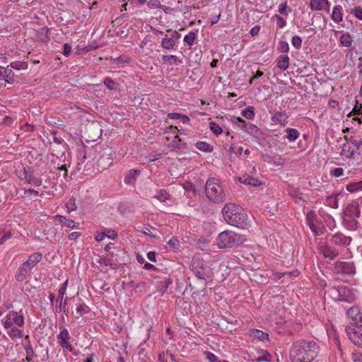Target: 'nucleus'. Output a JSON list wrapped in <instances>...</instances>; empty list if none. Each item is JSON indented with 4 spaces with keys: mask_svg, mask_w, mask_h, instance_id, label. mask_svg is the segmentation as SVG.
<instances>
[{
    "mask_svg": "<svg viewBox=\"0 0 362 362\" xmlns=\"http://www.w3.org/2000/svg\"><path fill=\"white\" fill-rule=\"evenodd\" d=\"M320 347L314 341L298 340L289 350L291 362H312L317 356Z\"/></svg>",
    "mask_w": 362,
    "mask_h": 362,
    "instance_id": "obj_1",
    "label": "nucleus"
},
{
    "mask_svg": "<svg viewBox=\"0 0 362 362\" xmlns=\"http://www.w3.org/2000/svg\"><path fill=\"white\" fill-rule=\"evenodd\" d=\"M222 213L228 224L240 228H245L247 226V216L240 206L233 203L226 204Z\"/></svg>",
    "mask_w": 362,
    "mask_h": 362,
    "instance_id": "obj_2",
    "label": "nucleus"
},
{
    "mask_svg": "<svg viewBox=\"0 0 362 362\" xmlns=\"http://www.w3.org/2000/svg\"><path fill=\"white\" fill-rule=\"evenodd\" d=\"M205 193L209 200L214 204L223 203L226 194L220 181L216 177H210L205 185Z\"/></svg>",
    "mask_w": 362,
    "mask_h": 362,
    "instance_id": "obj_3",
    "label": "nucleus"
},
{
    "mask_svg": "<svg viewBox=\"0 0 362 362\" xmlns=\"http://www.w3.org/2000/svg\"><path fill=\"white\" fill-rule=\"evenodd\" d=\"M190 269L197 279L200 281L202 289H205L207 286V279L212 277L211 269L206 266L203 259L197 257L192 259Z\"/></svg>",
    "mask_w": 362,
    "mask_h": 362,
    "instance_id": "obj_4",
    "label": "nucleus"
},
{
    "mask_svg": "<svg viewBox=\"0 0 362 362\" xmlns=\"http://www.w3.org/2000/svg\"><path fill=\"white\" fill-rule=\"evenodd\" d=\"M243 237L230 230H225L217 237V245L219 248H229L242 243Z\"/></svg>",
    "mask_w": 362,
    "mask_h": 362,
    "instance_id": "obj_5",
    "label": "nucleus"
},
{
    "mask_svg": "<svg viewBox=\"0 0 362 362\" xmlns=\"http://www.w3.org/2000/svg\"><path fill=\"white\" fill-rule=\"evenodd\" d=\"M95 152L97 153L95 158H98V161L101 163L102 165H110L112 160V148L105 144H97L94 147Z\"/></svg>",
    "mask_w": 362,
    "mask_h": 362,
    "instance_id": "obj_6",
    "label": "nucleus"
},
{
    "mask_svg": "<svg viewBox=\"0 0 362 362\" xmlns=\"http://www.w3.org/2000/svg\"><path fill=\"white\" fill-rule=\"evenodd\" d=\"M102 125L99 122L93 121L86 125L84 134L86 136V141H94L102 135Z\"/></svg>",
    "mask_w": 362,
    "mask_h": 362,
    "instance_id": "obj_7",
    "label": "nucleus"
},
{
    "mask_svg": "<svg viewBox=\"0 0 362 362\" xmlns=\"http://www.w3.org/2000/svg\"><path fill=\"white\" fill-rule=\"evenodd\" d=\"M334 272L336 274L352 276L356 274V267L353 262L337 261L334 264Z\"/></svg>",
    "mask_w": 362,
    "mask_h": 362,
    "instance_id": "obj_8",
    "label": "nucleus"
},
{
    "mask_svg": "<svg viewBox=\"0 0 362 362\" xmlns=\"http://www.w3.org/2000/svg\"><path fill=\"white\" fill-rule=\"evenodd\" d=\"M13 324L21 327L24 324V317L21 315H18L16 312L11 311L6 316L5 321L4 322V326L8 329L11 327Z\"/></svg>",
    "mask_w": 362,
    "mask_h": 362,
    "instance_id": "obj_9",
    "label": "nucleus"
},
{
    "mask_svg": "<svg viewBox=\"0 0 362 362\" xmlns=\"http://www.w3.org/2000/svg\"><path fill=\"white\" fill-rule=\"evenodd\" d=\"M344 215L351 218L356 223V218L359 217V204L357 201L348 204L344 211Z\"/></svg>",
    "mask_w": 362,
    "mask_h": 362,
    "instance_id": "obj_10",
    "label": "nucleus"
},
{
    "mask_svg": "<svg viewBox=\"0 0 362 362\" xmlns=\"http://www.w3.org/2000/svg\"><path fill=\"white\" fill-rule=\"evenodd\" d=\"M351 240H352V239L351 237L346 236L341 233H337L332 235V237L329 240V243L332 245L341 246V247H346V246L349 245Z\"/></svg>",
    "mask_w": 362,
    "mask_h": 362,
    "instance_id": "obj_11",
    "label": "nucleus"
},
{
    "mask_svg": "<svg viewBox=\"0 0 362 362\" xmlns=\"http://www.w3.org/2000/svg\"><path fill=\"white\" fill-rule=\"evenodd\" d=\"M347 315L356 326L362 327V311L359 307L354 306L350 308L347 310Z\"/></svg>",
    "mask_w": 362,
    "mask_h": 362,
    "instance_id": "obj_12",
    "label": "nucleus"
},
{
    "mask_svg": "<svg viewBox=\"0 0 362 362\" xmlns=\"http://www.w3.org/2000/svg\"><path fill=\"white\" fill-rule=\"evenodd\" d=\"M22 176H23V178L29 184L34 185L37 187L42 185V180L35 177L33 174V172L30 169L23 168L20 174V177H22Z\"/></svg>",
    "mask_w": 362,
    "mask_h": 362,
    "instance_id": "obj_13",
    "label": "nucleus"
},
{
    "mask_svg": "<svg viewBox=\"0 0 362 362\" xmlns=\"http://www.w3.org/2000/svg\"><path fill=\"white\" fill-rule=\"evenodd\" d=\"M320 250L325 257L329 258L331 259H334L339 254V250L334 247L331 243L320 245Z\"/></svg>",
    "mask_w": 362,
    "mask_h": 362,
    "instance_id": "obj_14",
    "label": "nucleus"
},
{
    "mask_svg": "<svg viewBox=\"0 0 362 362\" xmlns=\"http://www.w3.org/2000/svg\"><path fill=\"white\" fill-rule=\"evenodd\" d=\"M57 339H59V344L61 346L69 351L73 350V346L69 341V334L66 328H64L60 333L57 335Z\"/></svg>",
    "mask_w": 362,
    "mask_h": 362,
    "instance_id": "obj_15",
    "label": "nucleus"
},
{
    "mask_svg": "<svg viewBox=\"0 0 362 362\" xmlns=\"http://www.w3.org/2000/svg\"><path fill=\"white\" fill-rule=\"evenodd\" d=\"M362 330L359 328L349 329L348 336L349 339L356 346L362 347Z\"/></svg>",
    "mask_w": 362,
    "mask_h": 362,
    "instance_id": "obj_16",
    "label": "nucleus"
},
{
    "mask_svg": "<svg viewBox=\"0 0 362 362\" xmlns=\"http://www.w3.org/2000/svg\"><path fill=\"white\" fill-rule=\"evenodd\" d=\"M238 121L240 123L239 126L240 128L251 135L256 134L259 131V129L256 125L250 122H246V121L241 117H238Z\"/></svg>",
    "mask_w": 362,
    "mask_h": 362,
    "instance_id": "obj_17",
    "label": "nucleus"
},
{
    "mask_svg": "<svg viewBox=\"0 0 362 362\" xmlns=\"http://www.w3.org/2000/svg\"><path fill=\"white\" fill-rule=\"evenodd\" d=\"M14 72L11 67L0 66V76H1L6 82L11 84L13 83L14 82Z\"/></svg>",
    "mask_w": 362,
    "mask_h": 362,
    "instance_id": "obj_18",
    "label": "nucleus"
},
{
    "mask_svg": "<svg viewBox=\"0 0 362 362\" xmlns=\"http://www.w3.org/2000/svg\"><path fill=\"white\" fill-rule=\"evenodd\" d=\"M42 259V254L40 252H35L31 255L28 259L23 263V266L27 267L29 271Z\"/></svg>",
    "mask_w": 362,
    "mask_h": 362,
    "instance_id": "obj_19",
    "label": "nucleus"
},
{
    "mask_svg": "<svg viewBox=\"0 0 362 362\" xmlns=\"http://www.w3.org/2000/svg\"><path fill=\"white\" fill-rule=\"evenodd\" d=\"M288 115L285 111H279L272 116V120L276 124H279L284 127L288 124Z\"/></svg>",
    "mask_w": 362,
    "mask_h": 362,
    "instance_id": "obj_20",
    "label": "nucleus"
},
{
    "mask_svg": "<svg viewBox=\"0 0 362 362\" xmlns=\"http://www.w3.org/2000/svg\"><path fill=\"white\" fill-rule=\"evenodd\" d=\"M238 180L245 185H247L252 187H257L261 185V182L257 179L249 175H243L242 176L238 177Z\"/></svg>",
    "mask_w": 362,
    "mask_h": 362,
    "instance_id": "obj_21",
    "label": "nucleus"
},
{
    "mask_svg": "<svg viewBox=\"0 0 362 362\" xmlns=\"http://www.w3.org/2000/svg\"><path fill=\"white\" fill-rule=\"evenodd\" d=\"M276 66L277 68L285 71L289 66V57L287 54H281L276 60Z\"/></svg>",
    "mask_w": 362,
    "mask_h": 362,
    "instance_id": "obj_22",
    "label": "nucleus"
},
{
    "mask_svg": "<svg viewBox=\"0 0 362 362\" xmlns=\"http://www.w3.org/2000/svg\"><path fill=\"white\" fill-rule=\"evenodd\" d=\"M342 6L337 5L333 8L331 18L337 23H340L343 20Z\"/></svg>",
    "mask_w": 362,
    "mask_h": 362,
    "instance_id": "obj_23",
    "label": "nucleus"
},
{
    "mask_svg": "<svg viewBox=\"0 0 362 362\" xmlns=\"http://www.w3.org/2000/svg\"><path fill=\"white\" fill-rule=\"evenodd\" d=\"M163 63L172 65L173 64H178L182 62L181 60L175 55H163L162 57Z\"/></svg>",
    "mask_w": 362,
    "mask_h": 362,
    "instance_id": "obj_24",
    "label": "nucleus"
},
{
    "mask_svg": "<svg viewBox=\"0 0 362 362\" xmlns=\"http://www.w3.org/2000/svg\"><path fill=\"white\" fill-rule=\"evenodd\" d=\"M340 44L346 47H350L352 45V37L351 35L349 33H344L341 35L339 39Z\"/></svg>",
    "mask_w": 362,
    "mask_h": 362,
    "instance_id": "obj_25",
    "label": "nucleus"
},
{
    "mask_svg": "<svg viewBox=\"0 0 362 362\" xmlns=\"http://www.w3.org/2000/svg\"><path fill=\"white\" fill-rule=\"evenodd\" d=\"M175 45V42L168 35H165V37L161 40V47L165 49H173Z\"/></svg>",
    "mask_w": 362,
    "mask_h": 362,
    "instance_id": "obj_26",
    "label": "nucleus"
},
{
    "mask_svg": "<svg viewBox=\"0 0 362 362\" xmlns=\"http://www.w3.org/2000/svg\"><path fill=\"white\" fill-rule=\"evenodd\" d=\"M140 173V170H132L129 171V174L124 177V182L127 184H134L136 180V177Z\"/></svg>",
    "mask_w": 362,
    "mask_h": 362,
    "instance_id": "obj_27",
    "label": "nucleus"
},
{
    "mask_svg": "<svg viewBox=\"0 0 362 362\" xmlns=\"http://www.w3.org/2000/svg\"><path fill=\"white\" fill-rule=\"evenodd\" d=\"M286 132L287 133L286 138L289 141H295L300 135L298 131L293 128H287Z\"/></svg>",
    "mask_w": 362,
    "mask_h": 362,
    "instance_id": "obj_28",
    "label": "nucleus"
},
{
    "mask_svg": "<svg viewBox=\"0 0 362 362\" xmlns=\"http://www.w3.org/2000/svg\"><path fill=\"white\" fill-rule=\"evenodd\" d=\"M24 348L25 349L26 355L30 356H34V351L32 347L31 343L30 341V337L28 335H26L24 339V342L23 343Z\"/></svg>",
    "mask_w": 362,
    "mask_h": 362,
    "instance_id": "obj_29",
    "label": "nucleus"
},
{
    "mask_svg": "<svg viewBox=\"0 0 362 362\" xmlns=\"http://www.w3.org/2000/svg\"><path fill=\"white\" fill-rule=\"evenodd\" d=\"M9 66L12 69L13 71L25 70L28 69V63L26 62L16 61L11 62Z\"/></svg>",
    "mask_w": 362,
    "mask_h": 362,
    "instance_id": "obj_30",
    "label": "nucleus"
},
{
    "mask_svg": "<svg viewBox=\"0 0 362 362\" xmlns=\"http://www.w3.org/2000/svg\"><path fill=\"white\" fill-rule=\"evenodd\" d=\"M196 147L203 152L211 153L213 151V146L204 141L197 142Z\"/></svg>",
    "mask_w": 362,
    "mask_h": 362,
    "instance_id": "obj_31",
    "label": "nucleus"
},
{
    "mask_svg": "<svg viewBox=\"0 0 362 362\" xmlns=\"http://www.w3.org/2000/svg\"><path fill=\"white\" fill-rule=\"evenodd\" d=\"M30 271L27 267H23L21 265V267L18 269L16 274V279L18 281H24L25 278V275L29 272Z\"/></svg>",
    "mask_w": 362,
    "mask_h": 362,
    "instance_id": "obj_32",
    "label": "nucleus"
},
{
    "mask_svg": "<svg viewBox=\"0 0 362 362\" xmlns=\"http://www.w3.org/2000/svg\"><path fill=\"white\" fill-rule=\"evenodd\" d=\"M341 155L346 156V158H352L354 155V151L351 149V146L349 143H345L341 147Z\"/></svg>",
    "mask_w": 362,
    "mask_h": 362,
    "instance_id": "obj_33",
    "label": "nucleus"
},
{
    "mask_svg": "<svg viewBox=\"0 0 362 362\" xmlns=\"http://www.w3.org/2000/svg\"><path fill=\"white\" fill-rule=\"evenodd\" d=\"M326 0H311L310 7L313 11H320L324 8V3Z\"/></svg>",
    "mask_w": 362,
    "mask_h": 362,
    "instance_id": "obj_34",
    "label": "nucleus"
},
{
    "mask_svg": "<svg viewBox=\"0 0 362 362\" xmlns=\"http://www.w3.org/2000/svg\"><path fill=\"white\" fill-rule=\"evenodd\" d=\"M346 190L349 192H355L362 190V180L356 182L349 183L346 185Z\"/></svg>",
    "mask_w": 362,
    "mask_h": 362,
    "instance_id": "obj_35",
    "label": "nucleus"
},
{
    "mask_svg": "<svg viewBox=\"0 0 362 362\" xmlns=\"http://www.w3.org/2000/svg\"><path fill=\"white\" fill-rule=\"evenodd\" d=\"M252 335L254 337L259 339V340H268L269 339V334L264 332L262 330L255 329L252 331Z\"/></svg>",
    "mask_w": 362,
    "mask_h": 362,
    "instance_id": "obj_36",
    "label": "nucleus"
},
{
    "mask_svg": "<svg viewBox=\"0 0 362 362\" xmlns=\"http://www.w3.org/2000/svg\"><path fill=\"white\" fill-rule=\"evenodd\" d=\"M326 204L333 209H337L338 205V199L337 196H329L326 199Z\"/></svg>",
    "mask_w": 362,
    "mask_h": 362,
    "instance_id": "obj_37",
    "label": "nucleus"
},
{
    "mask_svg": "<svg viewBox=\"0 0 362 362\" xmlns=\"http://www.w3.org/2000/svg\"><path fill=\"white\" fill-rule=\"evenodd\" d=\"M179 245H180L179 240L176 238L173 237L167 243L166 247L168 250H175L179 248Z\"/></svg>",
    "mask_w": 362,
    "mask_h": 362,
    "instance_id": "obj_38",
    "label": "nucleus"
},
{
    "mask_svg": "<svg viewBox=\"0 0 362 362\" xmlns=\"http://www.w3.org/2000/svg\"><path fill=\"white\" fill-rule=\"evenodd\" d=\"M197 37L196 33L193 31H190L184 37V42L189 46L194 45V40Z\"/></svg>",
    "mask_w": 362,
    "mask_h": 362,
    "instance_id": "obj_39",
    "label": "nucleus"
},
{
    "mask_svg": "<svg viewBox=\"0 0 362 362\" xmlns=\"http://www.w3.org/2000/svg\"><path fill=\"white\" fill-rule=\"evenodd\" d=\"M355 105L353 107L352 110L347 115V117H351L352 114L354 115H361L362 114V105L358 103V101L355 99Z\"/></svg>",
    "mask_w": 362,
    "mask_h": 362,
    "instance_id": "obj_40",
    "label": "nucleus"
},
{
    "mask_svg": "<svg viewBox=\"0 0 362 362\" xmlns=\"http://www.w3.org/2000/svg\"><path fill=\"white\" fill-rule=\"evenodd\" d=\"M254 107L252 106H249L247 108L242 110V115L245 118L250 119L255 117Z\"/></svg>",
    "mask_w": 362,
    "mask_h": 362,
    "instance_id": "obj_41",
    "label": "nucleus"
},
{
    "mask_svg": "<svg viewBox=\"0 0 362 362\" xmlns=\"http://www.w3.org/2000/svg\"><path fill=\"white\" fill-rule=\"evenodd\" d=\"M76 312L78 313L76 318H79L82 315L89 312V308L84 303H79L76 306Z\"/></svg>",
    "mask_w": 362,
    "mask_h": 362,
    "instance_id": "obj_42",
    "label": "nucleus"
},
{
    "mask_svg": "<svg viewBox=\"0 0 362 362\" xmlns=\"http://www.w3.org/2000/svg\"><path fill=\"white\" fill-rule=\"evenodd\" d=\"M105 86L110 90H117L118 83L110 78H105L103 81Z\"/></svg>",
    "mask_w": 362,
    "mask_h": 362,
    "instance_id": "obj_43",
    "label": "nucleus"
},
{
    "mask_svg": "<svg viewBox=\"0 0 362 362\" xmlns=\"http://www.w3.org/2000/svg\"><path fill=\"white\" fill-rule=\"evenodd\" d=\"M66 207L69 213L76 210L77 206L76 204V199L74 197H72L69 198L68 202L66 203Z\"/></svg>",
    "mask_w": 362,
    "mask_h": 362,
    "instance_id": "obj_44",
    "label": "nucleus"
},
{
    "mask_svg": "<svg viewBox=\"0 0 362 362\" xmlns=\"http://www.w3.org/2000/svg\"><path fill=\"white\" fill-rule=\"evenodd\" d=\"M169 194L165 189H160L157 192L155 197L160 202H165L169 199Z\"/></svg>",
    "mask_w": 362,
    "mask_h": 362,
    "instance_id": "obj_45",
    "label": "nucleus"
},
{
    "mask_svg": "<svg viewBox=\"0 0 362 362\" xmlns=\"http://www.w3.org/2000/svg\"><path fill=\"white\" fill-rule=\"evenodd\" d=\"M209 127L211 131L216 135H219L222 133V128L215 122H211L209 123Z\"/></svg>",
    "mask_w": 362,
    "mask_h": 362,
    "instance_id": "obj_46",
    "label": "nucleus"
},
{
    "mask_svg": "<svg viewBox=\"0 0 362 362\" xmlns=\"http://www.w3.org/2000/svg\"><path fill=\"white\" fill-rule=\"evenodd\" d=\"M8 335L11 338H16V337L21 338L23 337V332L21 329H19L16 327H13L8 332Z\"/></svg>",
    "mask_w": 362,
    "mask_h": 362,
    "instance_id": "obj_47",
    "label": "nucleus"
},
{
    "mask_svg": "<svg viewBox=\"0 0 362 362\" xmlns=\"http://www.w3.org/2000/svg\"><path fill=\"white\" fill-rule=\"evenodd\" d=\"M350 13L354 15L358 20H362V7L356 6L351 8Z\"/></svg>",
    "mask_w": 362,
    "mask_h": 362,
    "instance_id": "obj_48",
    "label": "nucleus"
},
{
    "mask_svg": "<svg viewBox=\"0 0 362 362\" xmlns=\"http://www.w3.org/2000/svg\"><path fill=\"white\" fill-rule=\"evenodd\" d=\"M292 45L297 49H299L302 45V39L298 35H294L291 39Z\"/></svg>",
    "mask_w": 362,
    "mask_h": 362,
    "instance_id": "obj_49",
    "label": "nucleus"
},
{
    "mask_svg": "<svg viewBox=\"0 0 362 362\" xmlns=\"http://www.w3.org/2000/svg\"><path fill=\"white\" fill-rule=\"evenodd\" d=\"M289 194L292 197L295 199L296 203H299V201L302 200V197L300 196V193L298 192V191L295 189L292 188L289 190Z\"/></svg>",
    "mask_w": 362,
    "mask_h": 362,
    "instance_id": "obj_50",
    "label": "nucleus"
},
{
    "mask_svg": "<svg viewBox=\"0 0 362 362\" xmlns=\"http://www.w3.org/2000/svg\"><path fill=\"white\" fill-rule=\"evenodd\" d=\"M351 360L353 362H362V351L356 350L351 354Z\"/></svg>",
    "mask_w": 362,
    "mask_h": 362,
    "instance_id": "obj_51",
    "label": "nucleus"
},
{
    "mask_svg": "<svg viewBox=\"0 0 362 362\" xmlns=\"http://www.w3.org/2000/svg\"><path fill=\"white\" fill-rule=\"evenodd\" d=\"M278 49L284 53H287L289 51V45L286 41L281 40L279 42Z\"/></svg>",
    "mask_w": 362,
    "mask_h": 362,
    "instance_id": "obj_52",
    "label": "nucleus"
},
{
    "mask_svg": "<svg viewBox=\"0 0 362 362\" xmlns=\"http://www.w3.org/2000/svg\"><path fill=\"white\" fill-rule=\"evenodd\" d=\"M273 18H276L277 26L279 28H284L286 26V20L283 17H281L279 15L276 14V15L274 16Z\"/></svg>",
    "mask_w": 362,
    "mask_h": 362,
    "instance_id": "obj_53",
    "label": "nucleus"
},
{
    "mask_svg": "<svg viewBox=\"0 0 362 362\" xmlns=\"http://www.w3.org/2000/svg\"><path fill=\"white\" fill-rule=\"evenodd\" d=\"M68 281L66 280L59 289L58 300L62 301L66 292Z\"/></svg>",
    "mask_w": 362,
    "mask_h": 362,
    "instance_id": "obj_54",
    "label": "nucleus"
},
{
    "mask_svg": "<svg viewBox=\"0 0 362 362\" xmlns=\"http://www.w3.org/2000/svg\"><path fill=\"white\" fill-rule=\"evenodd\" d=\"M98 263L103 264L105 266H110L112 269H117L116 264L112 263V260L108 258H100L98 260Z\"/></svg>",
    "mask_w": 362,
    "mask_h": 362,
    "instance_id": "obj_55",
    "label": "nucleus"
},
{
    "mask_svg": "<svg viewBox=\"0 0 362 362\" xmlns=\"http://www.w3.org/2000/svg\"><path fill=\"white\" fill-rule=\"evenodd\" d=\"M147 6L151 9L159 8L161 7V4L159 0H148Z\"/></svg>",
    "mask_w": 362,
    "mask_h": 362,
    "instance_id": "obj_56",
    "label": "nucleus"
},
{
    "mask_svg": "<svg viewBox=\"0 0 362 362\" xmlns=\"http://www.w3.org/2000/svg\"><path fill=\"white\" fill-rule=\"evenodd\" d=\"M287 8H288L287 2H286V1H285V2L281 3V4L279 6V9H278V11H279V12L281 14H282V15H284V16H288V12L286 11Z\"/></svg>",
    "mask_w": 362,
    "mask_h": 362,
    "instance_id": "obj_57",
    "label": "nucleus"
},
{
    "mask_svg": "<svg viewBox=\"0 0 362 362\" xmlns=\"http://www.w3.org/2000/svg\"><path fill=\"white\" fill-rule=\"evenodd\" d=\"M349 142H351L357 149L362 145V139H355L354 136H350Z\"/></svg>",
    "mask_w": 362,
    "mask_h": 362,
    "instance_id": "obj_58",
    "label": "nucleus"
},
{
    "mask_svg": "<svg viewBox=\"0 0 362 362\" xmlns=\"http://www.w3.org/2000/svg\"><path fill=\"white\" fill-rule=\"evenodd\" d=\"M95 286L99 287L100 289L104 291H108L110 289V288L107 286V284L102 280H97L95 282Z\"/></svg>",
    "mask_w": 362,
    "mask_h": 362,
    "instance_id": "obj_59",
    "label": "nucleus"
},
{
    "mask_svg": "<svg viewBox=\"0 0 362 362\" xmlns=\"http://www.w3.org/2000/svg\"><path fill=\"white\" fill-rule=\"evenodd\" d=\"M78 226V223L75 222L73 220L67 219L65 220V222L62 223V226H66L69 228H74L75 227H77Z\"/></svg>",
    "mask_w": 362,
    "mask_h": 362,
    "instance_id": "obj_60",
    "label": "nucleus"
},
{
    "mask_svg": "<svg viewBox=\"0 0 362 362\" xmlns=\"http://www.w3.org/2000/svg\"><path fill=\"white\" fill-rule=\"evenodd\" d=\"M337 291H338V300H342V301H346L347 299L345 297V294H346V288L345 287L344 288H341Z\"/></svg>",
    "mask_w": 362,
    "mask_h": 362,
    "instance_id": "obj_61",
    "label": "nucleus"
},
{
    "mask_svg": "<svg viewBox=\"0 0 362 362\" xmlns=\"http://www.w3.org/2000/svg\"><path fill=\"white\" fill-rule=\"evenodd\" d=\"M264 75V72L259 69L257 70L255 73H253L252 77L250 79V83H252L254 81L262 77Z\"/></svg>",
    "mask_w": 362,
    "mask_h": 362,
    "instance_id": "obj_62",
    "label": "nucleus"
},
{
    "mask_svg": "<svg viewBox=\"0 0 362 362\" xmlns=\"http://www.w3.org/2000/svg\"><path fill=\"white\" fill-rule=\"evenodd\" d=\"M32 195H34L35 197H37L39 195V192L35 190V189H25L24 191V196L25 197H30Z\"/></svg>",
    "mask_w": 362,
    "mask_h": 362,
    "instance_id": "obj_63",
    "label": "nucleus"
},
{
    "mask_svg": "<svg viewBox=\"0 0 362 362\" xmlns=\"http://www.w3.org/2000/svg\"><path fill=\"white\" fill-rule=\"evenodd\" d=\"M170 281L165 280L159 282L158 287L160 288V290H161L163 292H165L166 289L168 288L169 286Z\"/></svg>",
    "mask_w": 362,
    "mask_h": 362,
    "instance_id": "obj_64",
    "label": "nucleus"
}]
</instances>
